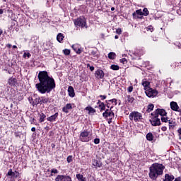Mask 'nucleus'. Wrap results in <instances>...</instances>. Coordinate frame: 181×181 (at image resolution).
<instances>
[{
  "label": "nucleus",
  "instance_id": "55",
  "mask_svg": "<svg viewBox=\"0 0 181 181\" xmlns=\"http://www.w3.org/2000/svg\"><path fill=\"white\" fill-rule=\"evenodd\" d=\"M175 181H180V179L176 178V179L175 180Z\"/></svg>",
  "mask_w": 181,
  "mask_h": 181
},
{
  "label": "nucleus",
  "instance_id": "11",
  "mask_svg": "<svg viewBox=\"0 0 181 181\" xmlns=\"http://www.w3.org/2000/svg\"><path fill=\"white\" fill-rule=\"evenodd\" d=\"M170 107L173 111H177V110H179V105H177V103L176 102H171Z\"/></svg>",
  "mask_w": 181,
  "mask_h": 181
},
{
  "label": "nucleus",
  "instance_id": "30",
  "mask_svg": "<svg viewBox=\"0 0 181 181\" xmlns=\"http://www.w3.org/2000/svg\"><path fill=\"white\" fill-rule=\"evenodd\" d=\"M66 160L68 163H71V162H73V156H68L66 158Z\"/></svg>",
  "mask_w": 181,
  "mask_h": 181
},
{
  "label": "nucleus",
  "instance_id": "56",
  "mask_svg": "<svg viewBox=\"0 0 181 181\" xmlns=\"http://www.w3.org/2000/svg\"><path fill=\"white\" fill-rule=\"evenodd\" d=\"M115 39H118V35H115Z\"/></svg>",
  "mask_w": 181,
  "mask_h": 181
},
{
  "label": "nucleus",
  "instance_id": "54",
  "mask_svg": "<svg viewBox=\"0 0 181 181\" xmlns=\"http://www.w3.org/2000/svg\"><path fill=\"white\" fill-rule=\"evenodd\" d=\"M16 47H17L16 45L13 46V49H16Z\"/></svg>",
  "mask_w": 181,
  "mask_h": 181
},
{
  "label": "nucleus",
  "instance_id": "35",
  "mask_svg": "<svg viewBox=\"0 0 181 181\" xmlns=\"http://www.w3.org/2000/svg\"><path fill=\"white\" fill-rule=\"evenodd\" d=\"M23 57H28L29 59V57H30V53H26L25 52L23 54Z\"/></svg>",
  "mask_w": 181,
  "mask_h": 181
},
{
  "label": "nucleus",
  "instance_id": "7",
  "mask_svg": "<svg viewBox=\"0 0 181 181\" xmlns=\"http://www.w3.org/2000/svg\"><path fill=\"white\" fill-rule=\"evenodd\" d=\"M150 122L153 127H157L158 125H160V119L158 118V115L155 116L154 118L150 120Z\"/></svg>",
  "mask_w": 181,
  "mask_h": 181
},
{
  "label": "nucleus",
  "instance_id": "31",
  "mask_svg": "<svg viewBox=\"0 0 181 181\" xmlns=\"http://www.w3.org/2000/svg\"><path fill=\"white\" fill-rule=\"evenodd\" d=\"M63 52H64V54H65L66 56H69V54H70L69 49H64Z\"/></svg>",
  "mask_w": 181,
  "mask_h": 181
},
{
  "label": "nucleus",
  "instance_id": "34",
  "mask_svg": "<svg viewBox=\"0 0 181 181\" xmlns=\"http://www.w3.org/2000/svg\"><path fill=\"white\" fill-rule=\"evenodd\" d=\"M136 12L137 15H140V16L144 15V12H142V10H137Z\"/></svg>",
  "mask_w": 181,
  "mask_h": 181
},
{
  "label": "nucleus",
  "instance_id": "33",
  "mask_svg": "<svg viewBox=\"0 0 181 181\" xmlns=\"http://www.w3.org/2000/svg\"><path fill=\"white\" fill-rule=\"evenodd\" d=\"M51 173H52L51 175L53 176V173L57 174V173H59V171H58L57 169L53 168V169L51 170Z\"/></svg>",
  "mask_w": 181,
  "mask_h": 181
},
{
  "label": "nucleus",
  "instance_id": "42",
  "mask_svg": "<svg viewBox=\"0 0 181 181\" xmlns=\"http://www.w3.org/2000/svg\"><path fill=\"white\" fill-rule=\"evenodd\" d=\"M111 101L115 105H117V99H112Z\"/></svg>",
  "mask_w": 181,
  "mask_h": 181
},
{
  "label": "nucleus",
  "instance_id": "23",
  "mask_svg": "<svg viewBox=\"0 0 181 181\" xmlns=\"http://www.w3.org/2000/svg\"><path fill=\"white\" fill-rule=\"evenodd\" d=\"M90 135H91V133L88 132V131H84L81 133V136H88Z\"/></svg>",
  "mask_w": 181,
  "mask_h": 181
},
{
  "label": "nucleus",
  "instance_id": "59",
  "mask_svg": "<svg viewBox=\"0 0 181 181\" xmlns=\"http://www.w3.org/2000/svg\"><path fill=\"white\" fill-rule=\"evenodd\" d=\"M72 47H74V45H73Z\"/></svg>",
  "mask_w": 181,
  "mask_h": 181
},
{
  "label": "nucleus",
  "instance_id": "3",
  "mask_svg": "<svg viewBox=\"0 0 181 181\" xmlns=\"http://www.w3.org/2000/svg\"><path fill=\"white\" fill-rule=\"evenodd\" d=\"M19 177V172L15 170L12 171V169H9L7 174L6 175V181H15L16 177Z\"/></svg>",
  "mask_w": 181,
  "mask_h": 181
},
{
  "label": "nucleus",
  "instance_id": "9",
  "mask_svg": "<svg viewBox=\"0 0 181 181\" xmlns=\"http://www.w3.org/2000/svg\"><path fill=\"white\" fill-rule=\"evenodd\" d=\"M156 114H157V115H161V117H165V115H166V111L163 109H157Z\"/></svg>",
  "mask_w": 181,
  "mask_h": 181
},
{
  "label": "nucleus",
  "instance_id": "50",
  "mask_svg": "<svg viewBox=\"0 0 181 181\" xmlns=\"http://www.w3.org/2000/svg\"><path fill=\"white\" fill-rule=\"evenodd\" d=\"M178 134H179L180 135H181V129H178Z\"/></svg>",
  "mask_w": 181,
  "mask_h": 181
},
{
  "label": "nucleus",
  "instance_id": "28",
  "mask_svg": "<svg viewBox=\"0 0 181 181\" xmlns=\"http://www.w3.org/2000/svg\"><path fill=\"white\" fill-rule=\"evenodd\" d=\"M153 105L151 104L148 105V112H151V111H152L153 110Z\"/></svg>",
  "mask_w": 181,
  "mask_h": 181
},
{
  "label": "nucleus",
  "instance_id": "52",
  "mask_svg": "<svg viewBox=\"0 0 181 181\" xmlns=\"http://www.w3.org/2000/svg\"><path fill=\"white\" fill-rule=\"evenodd\" d=\"M111 11H115V8L112 7V8H111Z\"/></svg>",
  "mask_w": 181,
  "mask_h": 181
},
{
  "label": "nucleus",
  "instance_id": "13",
  "mask_svg": "<svg viewBox=\"0 0 181 181\" xmlns=\"http://www.w3.org/2000/svg\"><path fill=\"white\" fill-rule=\"evenodd\" d=\"M71 108H73L71 104L68 103L66 105L65 107H63L62 110L64 112H66L67 114V112H69V110H71Z\"/></svg>",
  "mask_w": 181,
  "mask_h": 181
},
{
  "label": "nucleus",
  "instance_id": "12",
  "mask_svg": "<svg viewBox=\"0 0 181 181\" xmlns=\"http://www.w3.org/2000/svg\"><path fill=\"white\" fill-rule=\"evenodd\" d=\"M68 93L69 97H74V95H76V93H74V88H73L72 86H69Z\"/></svg>",
  "mask_w": 181,
  "mask_h": 181
},
{
  "label": "nucleus",
  "instance_id": "15",
  "mask_svg": "<svg viewBox=\"0 0 181 181\" xmlns=\"http://www.w3.org/2000/svg\"><path fill=\"white\" fill-rule=\"evenodd\" d=\"M86 110L88 111V114H95V109L93 108L91 106L86 107Z\"/></svg>",
  "mask_w": 181,
  "mask_h": 181
},
{
  "label": "nucleus",
  "instance_id": "46",
  "mask_svg": "<svg viewBox=\"0 0 181 181\" xmlns=\"http://www.w3.org/2000/svg\"><path fill=\"white\" fill-rule=\"evenodd\" d=\"M153 135L152 134V133H148L147 134L146 136H153Z\"/></svg>",
  "mask_w": 181,
  "mask_h": 181
},
{
  "label": "nucleus",
  "instance_id": "47",
  "mask_svg": "<svg viewBox=\"0 0 181 181\" xmlns=\"http://www.w3.org/2000/svg\"><path fill=\"white\" fill-rule=\"evenodd\" d=\"M31 131H32L33 132H35V131H36V128L33 127V128L31 129Z\"/></svg>",
  "mask_w": 181,
  "mask_h": 181
},
{
  "label": "nucleus",
  "instance_id": "37",
  "mask_svg": "<svg viewBox=\"0 0 181 181\" xmlns=\"http://www.w3.org/2000/svg\"><path fill=\"white\" fill-rule=\"evenodd\" d=\"M71 181V177H70L69 176H64V181Z\"/></svg>",
  "mask_w": 181,
  "mask_h": 181
},
{
  "label": "nucleus",
  "instance_id": "49",
  "mask_svg": "<svg viewBox=\"0 0 181 181\" xmlns=\"http://www.w3.org/2000/svg\"><path fill=\"white\" fill-rule=\"evenodd\" d=\"M2 13H4V10L0 9V15H2Z\"/></svg>",
  "mask_w": 181,
  "mask_h": 181
},
{
  "label": "nucleus",
  "instance_id": "57",
  "mask_svg": "<svg viewBox=\"0 0 181 181\" xmlns=\"http://www.w3.org/2000/svg\"><path fill=\"white\" fill-rule=\"evenodd\" d=\"M11 44H8V47H11Z\"/></svg>",
  "mask_w": 181,
  "mask_h": 181
},
{
  "label": "nucleus",
  "instance_id": "6",
  "mask_svg": "<svg viewBox=\"0 0 181 181\" xmlns=\"http://www.w3.org/2000/svg\"><path fill=\"white\" fill-rule=\"evenodd\" d=\"M76 26H79L81 28H86V19L84 18H78L74 21Z\"/></svg>",
  "mask_w": 181,
  "mask_h": 181
},
{
  "label": "nucleus",
  "instance_id": "40",
  "mask_svg": "<svg viewBox=\"0 0 181 181\" xmlns=\"http://www.w3.org/2000/svg\"><path fill=\"white\" fill-rule=\"evenodd\" d=\"M162 122H168V118L166 117H161Z\"/></svg>",
  "mask_w": 181,
  "mask_h": 181
},
{
  "label": "nucleus",
  "instance_id": "38",
  "mask_svg": "<svg viewBox=\"0 0 181 181\" xmlns=\"http://www.w3.org/2000/svg\"><path fill=\"white\" fill-rule=\"evenodd\" d=\"M147 141H153V136H146Z\"/></svg>",
  "mask_w": 181,
  "mask_h": 181
},
{
  "label": "nucleus",
  "instance_id": "53",
  "mask_svg": "<svg viewBox=\"0 0 181 181\" xmlns=\"http://www.w3.org/2000/svg\"><path fill=\"white\" fill-rule=\"evenodd\" d=\"M3 33L2 29L0 28V35Z\"/></svg>",
  "mask_w": 181,
  "mask_h": 181
},
{
  "label": "nucleus",
  "instance_id": "48",
  "mask_svg": "<svg viewBox=\"0 0 181 181\" xmlns=\"http://www.w3.org/2000/svg\"><path fill=\"white\" fill-rule=\"evenodd\" d=\"M76 53H77L78 54H80V53H81V51L80 49H78V50L76 51Z\"/></svg>",
  "mask_w": 181,
  "mask_h": 181
},
{
  "label": "nucleus",
  "instance_id": "16",
  "mask_svg": "<svg viewBox=\"0 0 181 181\" xmlns=\"http://www.w3.org/2000/svg\"><path fill=\"white\" fill-rule=\"evenodd\" d=\"M149 81H143L142 82V86L143 87H144V90L146 91V90H148L149 88Z\"/></svg>",
  "mask_w": 181,
  "mask_h": 181
},
{
  "label": "nucleus",
  "instance_id": "22",
  "mask_svg": "<svg viewBox=\"0 0 181 181\" xmlns=\"http://www.w3.org/2000/svg\"><path fill=\"white\" fill-rule=\"evenodd\" d=\"M64 175H57L55 178V181H64Z\"/></svg>",
  "mask_w": 181,
  "mask_h": 181
},
{
  "label": "nucleus",
  "instance_id": "29",
  "mask_svg": "<svg viewBox=\"0 0 181 181\" xmlns=\"http://www.w3.org/2000/svg\"><path fill=\"white\" fill-rule=\"evenodd\" d=\"M110 68L112 70H119V66H118V65H112Z\"/></svg>",
  "mask_w": 181,
  "mask_h": 181
},
{
  "label": "nucleus",
  "instance_id": "24",
  "mask_svg": "<svg viewBox=\"0 0 181 181\" xmlns=\"http://www.w3.org/2000/svg\"><path fill=\"white\" fill-rule=\"evenodd\" d=\"M108 58L111 59L112 60L115 59V53L114 52H110L108 54Z\"/></svg>",
  "mask_w": 181,
  "mask_h": 181
},
{
  "label": "nucleus",
  "instance_id": "14",
  "mask_svg": "<svg viewBox=\"0 0 181 181\" xmlns=\"http://www.w3.org/2000/svg\"><path fill=\"white\" fill-rule=\"evenodd\" d=\"M59 116V113H55L54 115L47 117V121H49L50 122H53V121H55L56 118Z\"/></svg>",
  "mask_w": 181,
  "mask_h": 181
},
{
  "label": "nucleus",
  "instance_id": "17",
  "mask_svg": "<svg viewBox=\"0 0 181 181\" xmlns=\"http://www.w3.org/2000/svg\"><path fill=\"white\" fill-rule=\"evenodd\" d=\"M8 84L11 86H16V78H11L8 80Z\"/></svg>",
  "mask_w": 181,
  "mask_h": 181
},
{
  "label": "nucleus",
  "instance_id": "2",
  "mask_svg": "<svg viewBox=\"0 0 181 181\" xmlns=\"http://www.w3.org/2000/svg\"><path fill=\"white\" fill-rule=\"evenodd\" d=\"M165 170V166L162 164L154 163L149 168V177L153 180H156L158 179V176H160L163 173V170Z\"/></svg>",
  "mask_w": 181,
  "mask_h": 181
},
{
  "label": "nucleus",
  "instance_id": "41",
  "mask_svg": "<svg viewBox=\"0 0 181 181\" xmlns=\"http://www.w3.org/2000/svg\"><path fill=\"white\" fill-rule=\"evenodd\" d=\"M121 32H122V31L121 30V28H118V29H117V30H116V33H117V35H121Z\"/></svg>",
  "mask_w": 181,
  "mask_h": 181
},
{
  "label": "nucleus",
  "instance_id": "60",
  "mask_svg": "<svg viewBox=\"0 0 181 181\" xmlns=\"http://www.w3.org/2000/svg\"><path fill=\"white\" fill-rule=\"evenodd\" d=\"M98 103H100V100L98 101Z\"/></svg>",
  "mask_w": 181,
  "mask_h": 181
},
{
  "label": "nucleus",
  "instance_id": "5",
  "mask_svg": "<svg viewBox=\"0 0 181 181\" xmlns=\"http://www.w3.org/2000/svg\"><path fill=\"white\" fill-rule=\"evenodd\" d=\"M145 93L147 97H149V98H153V97H156L158 95V90L155 89H152V88H149L148 89H146L145 90Z\"/></svg>",
  "mask_w": 181,
  "mask_h": 181
},
{
  "label": "nucleus",
  "instance_id": "21",
  "mask_svg": "<svg viewBox=\"0 0 181 181\" xmlns=\"http://www.w3.org/2000/svg\"><path fill=\"white\" fill-rule=\"evenodd\" d=\"M40 103H43L44 104H47V103H49V99L45 97H41Z\"/></svg>",
  "mask_w": 181,
  "mask_h": 181
},
{
  "label": "nucleus",
  "instance_id": "19",
  "mask_svg": "<svg viewBox=\"0 0 181 181\" xmlns=\"http://www.w3.org/2000/svg\"><path fill=\"white\" fill-rule=\"evenodd\" d=\"M76 178L78 179V181H86V177H84L81 174H77Z\"/></svg>",
  "mask_w": 181,
  "mask_h": 181
},
{
  "label": "nucleus",
  "instance_id": "45",
  "mask_svg": "<svg viewBox=\"0 0 181 181\" xmlns=\"http://www.w3.org/2000/svg\"><path fill=\"white\" fill-rule=\"evenodd\" d=\"M90 71H94V66H90Z\"/></svg>",
  "mask_w": 181,
  "mask_h": 181
},
{
  "label": "nucleus",
  "instance_id": "27",
  "mask_svg": "<svg viewBox=\"0 0 181 181\" xmlns=\"http://www.w3.org/2000/svg\"><path fill=\"white\" fill-rule=\"evenodd\" d=\"M143 14L144 16H148V15H149V11H148V8H144Z\"/></svg>",
  "mask_w": 181,
  "mask_h": 181
},
{
  "label": "nucleus",
  "instance_id": "4",
  "mask_svg": "<svg viewBox=\"0 0 181 181\" xmlns=\"http://www.w3.org/2000/svg\"><path fill=\"white\" fill-rule=\"evenodd\" d=\"M129 117L131 121L134 120L136 122V121H141V119H142V115L138 112H132Z\"/></svg>",
  "mask_w": 181,
  "mask_h": 181
},
{
  "label": "nucleus",
  "instance_id": "18",
  "mask_svg": "<svg viewBox=\"0 0 181 181\" xmlns=\"http://www.w3.org/2000/svg\"><path fill=\"white\" fill-rule=\"evenodd\" d=\"M93 165L95 166V168H101V163L98 162L97 160H93Z\"/></svg>",
  "mask_w": 181,
  "mask_h": 181
},
{
  "label": "nucleus",
  "instance_id": "61",
  "mask_svg": "<svg viewBox=\"0 0 181 181\" xmlns=\"http://www.w3.org/2000/svg\"><path fill=\"white\" fill-rule=\"evenodd\" d=\"M180 139H181V137H180Z\"/></svg>",
  "mask_w": 181,
  "mask_h": 181
},
{
  "label": "nucleus",
  "instance_id": "26",
  "mask_svg": "<svg viewBox=\"0 0 181 181\" xmlns=\"http://www.w3.org/2000/svg\"><path fill=\"white\" fill-rule=\"evenodd\" d=\"M134 98H132L131 95H128L127 96V102L128 103H134Z\"/></svg>",
  "mask_w": 181,
  "mask_h": 181
},
{
  "label": "nucleus",
  "instance_id": "10",
  "mask_svg": "<svg viewBox=\"0 0 181 181\" xmlns=\"http://www.w3.org/2000/svg\"><path fill=\"white\" fill-rule=\"evenodd\" d=\"M103 117L105 118H108V117H110L111 118L114 117V112L106 110L105 112L103 113Z\"/></svg>",
  "mask_w": 181,
  "mask_h": 181
},
{
  "label": "nucleus",
  "instance_id": "25",
  "mask_svg": "<svg viewBox=\"0 0 181 181\" xmlns=\"http://www.w3.org/2000/svg\"><path fill=\"white\" fill-rule=\"evenodd\" d=\"M45 118H46V115H45L43 113L40 115V122H43V121H45Z\"/></svg>",
  "mask_w": 181,
  "mask_h": 181
},
{
  "label": "nucleus",
  "instance_id": "1",
  "mask_svg": "<svg viewBox=\"0 0 181 181\" xmlns=\"http://www.w3.org/2000/svg\"><path fill=\"white\" fill-rule=\"evenodd\" d=\"M38 78L40 83H37L35 87L37 89V91L41 93V94L50 93L52 90L56 87L54 79L49 77V74H47V71H40L38 74Z\"/></svg>",
  "mask_w": 181,
  "mask_h": 181
},
{
  "label": "nucleus",
  "instance_id": "43",
  "mask_svg": "<svg viewBox=\"0 0 181 181\" xmlns=\"http://www.w3.org/2000/svg\"><path fill=\"white\" fill-rule=\"evenodd\" d=\"M100 98H102V100H105V98H107V96L105 95H100Z\"/></svg>",
  "mask_w": 181,
  "mask_h": 181
},
{
  "label": "nucleus",
  "instance_id": "20",
  "mask_svg": "<svg viewBox=\"0 0 181 181\" xmlns=\"http://www.w3.org/2000/svg\"><path fill=\"white\" fill-rule=\"evenodd\" d=\"M63 39H64V36H63V34L59 33L57 35V40H58V42H62V40H63Z\"/></svg>",
  "mask_w": 181,
  "mask_h": 181
},
{
  "label": "nucleus",
  "instance_id": "36",
  "mask_svg": "<svg viewBox=\"0 0 181 181\" xmlns=\"http://www.w3.org/2000/svg\"><path fill=\"white\" fill-rule=\"evenodd\" d=\"M94 144H95L96 145L100 144V139L97 138L94 139Z\"/></svg>",
  "mask_w": 181,
  "mask_h": 181
},
{
  "label": "nucleus",
  "instance_id": "51",
  "mask_svg": "<svg viewBox=\"0 0 181 181\" xmlns=\"http://www.w3.org/2000/svg\"><path fill=\"white\" fill-rule=\"evenodd\" d=\"M83 138L84 137L81 138V141H82V142H86V140H84Z\"/></svg>",
  "mask_w": 181,
  "mask_h": 181
},
{
  "label": "nucleus",
  "instance_id": "58",
  "mask_svg": "<svg viewBox=\"0 0 181 181\" xmlns=\"http://www.w3.org/2000/svg\"><path fill=\"white\" fill-rule=\"evenodd\" d=\"M88 66H90V64H88Z\"/></svg>",
  "mask_w": 181,
  "mask_h": 181
},
{
  "label": "nucleus",
  "instance_id": "39",
  "mask_svg": "<svg viewBox=\"0 0 181 181\" xmlns=\"http://www.w3.org/2000/svg\"><path fill=\"white\" fill-rule=\"evenodd\" d=\"M133 90H134V87H132V86H129L128 88L129 93H132Z\"/></svg>",
  "mask_w": 181,
  "mask_h": 181
},
{
  "label": "nucleus",
  "instance_id": "8",
  "mask_svg": "<svg viewBox=\"0 0 181 181\" xmlns=\"http://www.w3.org/2000/svg\"><path fill=\"white\" fill-rule=\"evenodd\" d=\"M95 76L96 78H98L99 80L101 78H104V71H103V70L101 69H98L95 71Z\"/></svg>",
  "mask_w": 181,
  "mask_h": 181
},
{
  "label": "nucleus",
  "instance_id": "32",
  "mask_svg": "<svg viewBox=\"0 0 181 181\" xmlns=\"http://www.w3.org/2000/svg\"><path fill=\"white\" fill-rule=\"evenodd\" d=\"M99 107L102 111H104V110H105V105L103 103L100 105H99Z\"/></svg>",
  "mask_w": 181,
  "mask_h": 181
},
{
  "label": "nucleus",
  "instance_id": "44",
  "mask_svg": "<svg viewBox=\"0 0 181 181\" xmlns=\"http://www.w3.org/2000/svg\"><path fill=\"white\" fill-rule=\"evenodd\" d=\"M121 62L122 63H125V62H127V59L125 58H123V59H121Z\"/></svg>",
  "mask_w": 181,
  "mask_h": 181
}]
</instances>
